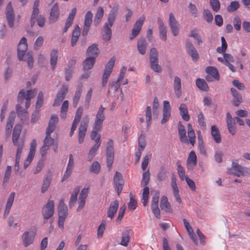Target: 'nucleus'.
<instances>
[{"instance_id":"obj_32","label":"nucleus","mask_w":250,"mask_h":250,"mask_svg":"<svg viewBox=\"0 0 250 250\" xmlns=\"http://www.w3.org/2000/svg\"><path fill=\"white\" fill-rule=\"evenodd\" d=\"M197 165V156L195 152L192 150L190 151L187 159V167L188 168H190L195 167Z\"/></svg>"},{"instance_id":"obj_35","label":"nucleus","mask_w":250,"mask_h":250,"mask_svg":"<svg viewBox=\"0 0 250 250\" xmlns=\"http://www.w3.org/2000/svg\"><path fill=\"white\" fill-rule=\"evenodd\" d=\"M211 133L212 138L216 143L219 144L221 142L222 139L220 131L216 125L211 126Z\"/></svg>"},{"instance_id":"obj_50","label":"nucleus","mask_w":250,"mask_h":250,"mask_svg":"<svg viewBox=\"0 0 250 250\" xmlns=\"http://www.w3.org/2000/svg\"><path fill=\"white\" fill-rule=\"evenodd\" d=\"M104 11L102 7H99L97 9L96 14L94 19V22L96 24H98L104 16Z\"/></svg>"},{"instance_id":"obj_40","label":"nucleus","mask_w":250,"mask_h":250,"mask_svg":"<svg viewBox=\"0 0 250 250\" xmlns=\"http://www.w3.org/2000/svg\"><path fill=\"white\" fill-rule=\"evenodd\" d=\"M82 85H79L77 88L74 96L73 99V104L74 107H76L80 99L82 92Z\"/></svg>"},{"instance_id":"obj_22","label":"nucleus","mask_w":250,"mask_h":250,"mask_svg":"<svg viewBox=\"0 0 250 250\" xmlns=\"http://www.w3.org/2000/svg\"><path fill=\"white\" fill-rule=\"evenodd\" d=\"M119 207V203L117 200L111 202L107 211V217L112 220L117 212Z\"/></svg>"},{"instance_id":"obj_62","label":"nucleus","mask_w":250,"mask_h":250,"mask_svg":"<svg viewBox=\"0 0 250 250\" xmlns=\"http://www.w3.org/2000/svg\"><path fill=\"white\" fill-rule=\"evenodd\" d=\"M203 14L205 19L208 22L210 23L212 21L213 18V15L209 10L207 9H204Z\"/></svg>"},{"instance_id":"obj_33","label":"nucleus","mask_w":250,"mask_h":250,"mask_svg":"<svg viewBox=\"0 0 250 250\" xmlns=\"http://www.w3.org/2000/svg\"><path fill=\"white\" fill-rule=\"evenodd\" d=\"M186 48L193 60H197L198 59V53L191 43L187 42Z\"/></svg>"},{"instance_id":"obj_15","label":"nucleus","mask_w":250,"mask_h":250,"mask_svg":"<svg viewBox=\"0 0 250 250\" xmlns=\"http://www.w3.org/2000/svg\"><path fill=\"white\" fill-rule=\"evenodd\" d=\"M145 20V17L143 16L136 21L132 30L131 36L129 37L130 40H132L138 35L141 30Z\"/></svg>"},{"instance_id":"obj_27","label":"nucleus","mask_w":250,"mask_h":250,"mask_svg":"<svg viewBox=\"0 0 250 250\" xmlns=\"http://www.w3.org/2000/svg\"><path fill=\"white\" fill-rule=\"evenodd\" d=\"M171 186L175 200L180 204L182 202V200L179 194V189L176 183V179L174 177L172 178Z\"/></svg>"},{"instance_id":"obj_57","label":"nucleus","mask_w":250,"mask_h":250,"mask_svg":"<svg viewBox=\"0 0 250 250\" xmlns=\"http://www.w3.org/2000/svg\"><path fill=\"white\" fill-rule=\"evenodd\" d=\"M130 201L128 204V209L134 210L137 207V201L133 198L131 193L129 194Z\"/></svg>"},{"instance_id":"obj_19","label":"nucleus","mask_w":250,"mask_h":250,"mask_svg":"<svg viewBox=\"0 0 250 250\" xmlns=\"http://www.w3.org/2000/svg\"><path fill=\"white\" fill-rule=\"evenodd\" d=\"M226 122L229 132L232 135H234L236 133L235 120L229 112L226 115Z\"/></svg>"},{"instance_id":"obj_17","label":"nucleus","mask_w":250,"mask_h":250,"mask_svg":"<svg viewBox=\"0 0 250 250\" xmlns=\"http://www.w3.org/2000/svg\"><path fill=\"white\" fill-rule=\"evenodd\" d=\"M171 115V107L168 101H164L163 103V118L161 124H164L167 122Z\"/></svg>"},{"instance_id":"obj_53","label":"nucleus","mask_w":250,"mask_h":250,"mask_svg":"<svg viewBox=\"0 0 250 250\" xmlns=\"http://www.w3.org/2000/svg\"><path fill=\"white\" fill-rule=\"evenodd\" d=\"M150 180V173L148 170L143 174L142 180L141 185L142 187L147 186Z\"/></svg>"},{"instance_id":"obj_20","label":"nucleus","mask_w":250,"mask_h":250,"mask_svg":"<svg viewBox=\"0 0 250 250\" xmlns=\"http://www.w3.org/2000/svg\"><path fill=\"white\" fill-rule=\"evenodd\" d=\"M169 24L174 36H176L179 33V24L172 13L169 15Z\"/></svg>"},{"instance_id":"obj_13","label":"nucleus","mask_w":250,"mask_h":250,"mask_svg":"<svg viewBox=\"0 0 250 250\" xmlns=\"http://www.w3.org/2000/svg\"><path fill=\"white\" fill-rule=\"evenodd\" d=\"M51 134L46 133V136L43 140V145L40 149L42 157H44L50 147L54 144V140L51 137Z\"/></svg>"},{"instance_id":"obj_58","label":"nucleus","mask_w":250,"mask_h":250,"mask_svg":"<svg viewBox=\"0 0 250 250\" xmlns=\"http://www.w3.org/2000/svg\"><path fill=\"white\" fill-rule=\"evenodd\" d=\"M100 169L101 166L98 161H94L90 168V171L95 174H98Z\"/></svg>"},{"instance_id":"obj_29","label":"nucleus","mask_w":250,"mask_h":250,"mask_svg":"<svg viewBox=\"0 0 250 250\" xmlns=\"http://www.w3.org/2000/svg\"><path fill=\"white\" fill-rule=\"evenodd\" d=\"M178 133L180 141L183 143L188 144V140L186 136V131L180 122L178 123Z\"/></svg>"},{"instance_id":"obj_31","label":"nucleus","mask_w":250,"mask_h":250,"mask_svg":"<svg viewBox=\"0 0 250 250\" xmlns=\"http://www.w3.org/2000/svg\"><path fill=\"white\" fill-rule=\"evenodd\" d=\"M99 52L100 51L97 45L94 44L88 48L87 50V55L88 56V57L95 60L96 58L98 57Z\"/></svg>"},{"instance_id":"obj_46","label":"nucleus","mask_w":250,"mask_h":250,"mask_svg":"<svg viewBox=\"0 0 250 250\" xmlns=\"http://www.w3.org/2000/svg\"><path fill=\"white\" fill-rule=\"evenodd\" d=\"M101 144V136L100 135H98L97 137V139H95V145L89 150L88 154H89L90 155H92L95 156L97 150L98 149L99 146H100Z\"/></svg>"},{"instance_id":"obj_2","label":"nucleus","mask_w":250,"mask_h":250,"mask_svg":"<svg viewBox=\"0 0 250 250\" xmlns=\"http://www.w3.org/2000/svg\"><path fill=\"white\" fill-rule=\"evenodd\" d=\"M28 49L27 40L25 37H22L18 45V57L20 61H26L27 62L29 68H32L33 66L34 62L32 55L30 53H28L25 55V53Z\"/></svg>"},{"instance_id":"obj_64","label":"nucleus","mask_w":250,"mask_h":250,"mask_svg":"<svg viewBox=\"0 0 250 250\" xmlns=\"http://www.w3.org/2000/svg\"><path fill=\"white\" fill-rule=\"evenodd\" d=\"M167 171L164 167H161L160 170L157 174V179L159 181L165 180L166 177Z\"/></svg>"},{"instance_id":"obj_8","label":"nucleus","mask_w":250,"mask_h":250,"mask_svg":"<svg viewBox=\"0 0 250 250\" xmlns=\"http://www.w3.org/2000/svg\"><path fill=\"white\" fill-rule=\"evenodd\" d=\"M149 59L151 69L156 72H161V67L158 64V53L155 48H152L150 49Z\"/></svg>"},{"instance_id":"obj_56","label":"nucleus","mask_w":250,"mask_h":250,"mask_svg":"<svg viewBox=\"0 0 250 250\" xmlns=\"http://www.w3.org/2000/svg\"><path fill=\"white\" fill-rule=\"evenodd\" d=\"M68 91V86L66 84H63L62 85V87L60 90H59L57 93L56 96L59 97L63 98V99H64L66 95L67 94Z\"/></svg>"},{"instance_id":"obj_23","label":"nucleus","mask_w":250,"mask_h":250,"mask_svg":"<svg viewBox=\"0 0 250 250\" xmlns=\"http://www.w3.org/2000/svg\"><path fill=\"white\" fill-rule=\"evenodd\" d=\"M40 5V0H35L33 6V11L32 12V14L31 16V26H33L35 24V19L38 16L40 11L39 9V7Z\"/></svg>"},{"instance_id":"obj_3","label":"nucleus","mask_w":250,"mask_h":250,"mask_svg":"<svg viewBox=\"0 0 250 250\" xmlns=\"http://www.w3.org/2000/svg\"><path fill=\"white\" fill-rule=\"evenodd\" d=\"M104 109L105 108L101 105L96 115L95 120L93 126V130L90 135L91 140L95 141V139H97L96 136L98 135V132L101 130L103 123L105 120V116L104 114Z\"/></svg>"},{"instance_id":"obj_9","label":"nucleus","mask_w":250,"mask_h":250,"mask_svg":"<svg viewBox=\"0 0 250 250\" xmlns=\"http://www.w3.org/2000/svg\"><path fill=\"white\" fill-rule=\"evenodd\" d=\"M115 59L114 57L110 59L105 65L104 74L102 77V85L104 86L108 81V79L112 71L113 67L115 64Z\"/></svg>"},{"instance_id":"obj_4","label":"nucleus","mask_w":250,"mask_h":250,"mask_svg":"<svg viewBox=\"0 0 250 250\" xmlns=\"http://www.w3.org/2000/svg\"><path fill=\"white\" fill-rule=\"evenodd\" d=\"M22 126L21 125H16L14 128L12 134V141L14 146L17 147V152H22L24 146V140L19 138L21 132Z\"/></svg>"},{"instance_id":"obj_26","label":"nucleus","mask_w":250,"mask_h":250,"mask_svg":"<svg viewBox=\"0 0 250 250\" xmlns=\"http://www.w3.org/2000/svg\"><path fill=\"white\" fill-rule=\"evenodd\" d=\"M58 118L57 115H52L49 122L48 126L46 130L47 133L51 134L53 132L55 128L56 125L58 122Z\"/></svg>"},{"instance_id":"obj_18","label":"nucleus","mask_w":250,"mask_h":250,"mask_svg":"<svg viewBox=\"0 0 250 250\" xmlns=\"http://www.w3.org/2000/svg\"><path fill=\"white\" fill-rule=\"evenodd\" d=\"M113 182L119 196L121 193L124 185L122 175L120 172L116 171L114 176Z\"/></svg>"},{"instance_id":"obj_10","label":"nucleus","mask_w":250,"mask_h":250,"mask_svg":"<svg viewBox=\"0 0 250 250\" xmlns=\"http://www.w3.org/2000/svg\"><path fill=\"white\" fill-rule=\"evenodd\" d=\"M54 213V202L53 200H48L42 209V214L44 220H48Z\"/></svg>"},{"instance_id":"obj_25","label":"nucleus","mask_w":250,"mask_h":250,"mask_svg":"<svg viewBox=\"0 0 250 250\" xmlns=\"http://www.w3.org/2000/svg\"><path fill=\"white\" fill-rule=\"evenodd\" d=\"M15 193L14 192H12L10 193L5 208L4 212V217L6 218L8 215L9 214L11 208L12 206V205L14 202V198H15Z\"/></svg>"},{"instance_id":"obj_1","label":"nucleus","mask_w":250,"mask_h":250,"mask_svg":"<svg viewBox=\"0 0 250 250\" xmlns=\"http://www.w3.org/2000/svg\"><path fill=\"white\" fill-rule=\"evenodd\" d=\"M119 9L118 5L114 6L110 11L107 19V22L104 23L102 31L103 39L105 41H108L111 38L112 32L111 27L115 21Z\"/></svg>"},{"instance_id":"obj_28","label":"nucleus","mask_w":250,"mask_h":250,"mask_svg":"<svg viewBox=\"0 0 250 250\" xmlns=\"http://www.w3.org/2000/svg\"><path fill=\"white\" fill-rule=\"evenodd\" d=\"M160 208L162 210L166 212H171L172 211V209L167 196H163L162 197L160 201Z\"/></svg>"},{"instance_id":"obj_7","label":"nucleus","mask_w":250,"mask_h":250,"mask_svg":"<svg viewBox=\"0 0 250 250\" xmlns=\"http://www.w3.org/2000/svg\"><path fill=\"white\" fill-rule=\"evenodd\" d=\"M106 156L107 167H108L109 170H110L112 168L114 159L113 141L111 139H110L107 143Z\"/></svg>"},{"instance_id":"obj_45","label":"nucleus","mask_w":250,"mask_h":250,"mask_svg":"<svg viewBox=\"0 0 250 250\" xmlns=\"http://www.w3.org/2000/svg\"><path fill=\"white\" fill-rule=\"evenodd\" d=\"M50 64L53 70H54L57 62L58 52L57 50H53L50 54Z\"/></svg>"},{"instance_id":"obj_38","label":"nucleus","mask_w":250,"mask_h":250,"mask_svg":"<svg viewBox=\"0 0 250 250\" xmlns=\"http://www.w3.org/2000/svg\"><path fill=\"white\" fill-rule=\"evenodd\" d=\"M16 111L18 116L21 118L22 121L26 120L28 117V112L26 109H22L20 104L16 105Z\"/></svg>"},{"instance_id":"obj_44","label":"nucleus","mask_w":250,"mask_h":250,"mask_svg":"<svg viewBox=\"0 0 250 250\" xmlns=\"http://www.w3.org/2000/svg\"><path fill=\"white\" fill-rule=\"evenodd\" d=\"M80 188L79 187H77L74 190L73 193L71 194L70 201H69V207L72 208L73 207L77 201V196L80 191Z\"/></svg>"},{"instance_id":"obj_30","label":"nucleus","mask_w":250,"mask_h":250,"mask_svg":"<svg viewBox=\"0 0 250 250\" xmlns=\"http://www.w3.org/2000/svg\"><path fill=\"white\" fill-rule=\"evenodd\" d=\"M77 9L76 8H74L72 9L71 12L69 13V16L66 20L65 26L64 28L63 32H66L68 29L71 25L73 23L74 19L76 14Z\"/></svg>"},{"instance_id":"obj_6","label":"nucleus","mask_w":250,"mask_h":250,"mask_svg":"<svg viewBox=\"0 0 250 250\" xmlns=\"http://www.w3.org/2000/svg\"><path fill=\"white\" fill-rule=\"evenodd\" d=\"M89 122V116L86 115L83 118L79 127L78 140L80 144L83 143L84 141Z\"/></svg>"},{"instance_id":"obj_41","label":"nucleus","mask_w":250,"mask_h":250,"mask_svg":"<svg viewBox=\"0 0 250 250\" xmlns=\"http://www.w3.org/2000/svg\"><path fill=\"white\" fill-rule=\"evenodd\" d=\"M188 135L189 138L188 142L194 145L195 142V134L191 125L189 123L188 125Z\"/></svg>"},{"instance_id":"obj_42","label":"nucleus","mask_w":250,"mask_h":250,"mask_svg":"<svg viewBox=\"0 0 250 250\" xmlns=\"http://www.w3.org/2000/svg\"><path fill=\"white\" fill-rule=\"evenodd\" d=\"M196 85L200 90L204 91H208L209 87L205 80L198 78L196 81Z\"/></svg>"},{"instance_id":"obj_61","label":"nucleus","mask_w":250,"mask_h":250,"mask_svg":"<svg viewBox=\"0 0 250 250\" xmlns=\"http://www.w3.org/2000/svg\"><path fill=\"white\" fill-rule=\"evenodd\" d=\"M106 223L105 221L103 220L100 224V225L99 226V228L97 230V234L98 237L99 238H101L103 236L104 230L105 229V226H106Z\"/></svg>"},{"instance_id":"obj_36","label":"nucleus","mask_w":250,"mask_h":250,"mask_svg":"<svg viewBox=\"0 0 250 250\" xmlns=\"http://www.w3.org/2000/svg\"><path fill=\"white\" fill-rule=\"evenodd\" d=\"M15 113L14 112H11L9 115L8 121L6 125V132L10 133L13 127L15 121Z\"/></svg>"},{"instance_id":"obj_12","label":"nucleus","mask_w":250,"mask_h":250,"mask_svg":"<svg viewBox=\"0 0 250 250\" xmlns=\"http://www.w3.org/2000/svg\"><path fill=\"white\" fill-rule=\"evenodd\" d=\"M206 72L208 75L206 77V80L211 82L214 80L219 81L220 76L217 69L213 66H208L206 69Z\"/></svg>"},{"instance_id":"obj_52","label":"nucleus","mask_w":250,"mask_h":250,"mask_svg":"<svg viewBox=\"0 0 250 250\" xmlns=\"http://www.w3.org/2000/svg\"><path fill=\"white\" fill-rule=\"evenodd\" d=\"M51 180L52 178L50 176H47L45 179H44L41 188V191L42 193L45 192L48 189L50 186Z\"/></svg>"},{"instance_id":"obj_5","label":"nucleus","mask_w":250,"mask_h":250,"mask_svg":"<svg viewBox=\"0 0 250 250\" xmlns=\"http://www.w3.org/2000/svg\"><path fill=\"white\" fill-rule=\"evenodd\" d=\"M67 207L64 203V199H61L58 206V226L61 229H63L64 222L67 216Z\"/></svg>"},{"instance_id":"obj_21","label":"nucleus","mask_w":250,"mask_h":250,"mask_svg":"<svg viewBox=\"0 0 250 250\" xmlns=\"http://www.w3.org/2000/svg\"><path fill=\"white\" fill-rule=\"evenodd\" d=\"M60 11L59 5L57 3H55L51 9L50 16L49 18V23L55 22L60 17Z\"/></svg>"},{"instance_id":"obj_24","label":"nucleus","mask_w":250,"mask_h":250,"mask_svg":"<svg viewBox=\"0 0 250 250\" xmlns=\"http://www.w3.org/2000/svg\"><path fill=\"white\" fill-rule=\"evenodd\" d=\"M173 87L175 94L178 98L182 95V84L181 79L179 77H175L173 82Z\"/></svg>"},{"instance_id":"obj_37","label":"nucleus","mask_w":250,"mask_h":250,"mask_svg":"<svg viewBox=\"0 0 250 250\" xmlns=\"http://www.w3.org/2000/svg\"><path fill=\"white\" fill-rule=\"evenodd\" d=\"M80 28L79 27L78 25H76L75 27L74 28L72 33V37H71V45L72 46H74L76 45V42H77L79 36L80 35Z\"/></svg>"},{"instance_id":"obj_43","label":"nucleus","mask_w":250,"mask_h":250,"mask_svg":"<svg viewBox=\"0 0 250 250\" xmlns=\"http://www.w3.org/2000/svg\"><path fill=\"white\" fill-rule=\"evenodd\" d=\"M130 230L126 229L123 231L122 236V240L120 244L124 246H127L130 240Z\"/></svg>"},{"instance_id":"obj_16","label":"nucleus","mask_w":250,"mask_h":250,"mask_svg":"<svg viewBox=\"0 0 250 250\" xmlns=\"http://www.w3.org/2000/svg\"><path fill=\"white\" fill-rule=\"evenodd\" d=\"M36 234V230L31 231L30 232L26 231L23 233L22 236V240L25 247H26L33 243Z\"/></svg>"},{"instance_id":"obj_39","label":"nucleus","mask_w":250,"mask_h":250,"mask_svg":"<svg viewBox=\"0 0 250 250\" xmlns=\"http://www.w3.org/2000/svg\"><path fill=\"white\" fill-rule=\"evenodd\" d=\"M179 110L183 119L186 121H188L190 117L186 104H181L179 107Z\"/></svg>"},{"instance_id":"obj_55","label":"nucleus","mask_w":250,"mask_h":250,"mask_svg":"<svg viewBox=\"0 0 250 250\" xmlns=\"http://www.w3.org/2000/svg\"><path fill=\"white\" fill-rule=\"evenodd\" d=\"M146 146L145 136L141 134L138 139V149L143 151Z\"/></svg>"},{"instance_id":"obj_54","label":"nucleus","mask_w":250,"mask_h":250,"mask_svg":"<svg viewBox=\"0 0 250 250\" xmlns=\"http://www.w3.org/2000/svg\"><path fill=\"white\" fill-rule=\"evenodd\" d=\"M222 46H219L217 48L216 51L218 53H225L227 49L228 45L224 37H222L221 38Z\"/></svg>"},{"instance_id":"obj_59","label":"nucleus","mask_w":250,"mask_h":250,"mask_svg":"<svg viewBox=\"0 0 250 250\" xmlns=\"http://www.w3.org/2000/svg\"><path fill=\"white\" fill-rule=\"evenodd\" d=\"M210 5L212 10L217 12L220 9V3L219 0H209Z\"/></svg>"},{"instance_id":"obj_11","label":"nucleus","mask_w":250,"mask_h":250,"mask_svg":"<svg viewBox=\"0 0 250 250\" xmlns=\"http://www.w3.org/2000/svg\"><path fill=\"white\" fill-rule=\"evenodd\" d=\"M232 168L235 171L234 175L237 177L245 176L250 173V169L239 165L236 162H232Z\"/></svg>"},{"instance_id":"obj_48","label":"nucleus","mask_w":250,"mask_h":250,"mask_svg":"<svg viewBox=\"0 0 250 250\" xmlns=\"http://www.w3.org/2000/svg\"><path fill=\"white\" fill-rule=\"evenodd\" d=\"M138 50L139 53L144 55L146 53V42L145 39H141L138 41Z\"/></svg>"},{"instance_id":"obj_47","label":"nucleus","mask_w":250,"mask_h":250,"mask_svg":"<svg viewBox=\"0 0 250 250\" xmlns=\"http://www.w3.org/2000/svg\"><path fill=\"white\" fill-rule=\"evenodd\" d=\"M95 62V60L88 57L83 62V68L84 70H89L91 69Z\"/></svg>"},{"instance_id":"obj_63","label":"nucleus","mask_w":250,"mask_h":250,"mask_svg":"<svg viewBox=\"0 0 250 250\" xmlns=\"http://www.w3.org/2000/svg\"><path fill=\"white\" fill-rule=\"evenodd\" d=\"M93 15L91 11H88L85 16L84 24L90 26L92 22Z\"/></svg>"},{"instance_id":"obj_49","label":"nucleus","mask_w":250,"mask_h":250,"mask_svg":"<svg viewBox=\"0 0 250 250\" xmlns=\"http://www.w3.org/2000/svg\"><path fill=\"white\" fill-rule=\"evenodd\" d=\"M69 102L67 100L63 101L61 109V117L65 119L66 117V113L68 108Z\"/></svg>"},{"instance_id":"obj_14","label":"nucleus","mask_w":250,"mask_h":250,"mask_svg":"<svg viewBox=\"0 0 250 250\" xmlns=\"http://www.w3.org/2000/svg\"><path fill=\"white\" fill-rule=\"evenodd\" d=\"M5 15L9 26L12 28L14 26V21L15 16L11 1L7 5Z\"/></svg>"},{"instance_id":"obj_60","label":"nucleus","mask_w":250,"mask_h":250,"mask_svg":"<svg viewBox=\"0 0 250 250\" xmlns=\"http://www.w3.org/2000/svg\"><path fill=\"white\" fill-rule=\"evenodd\" d=\"M198 122L200 126L202 129L206 128V124L205 121V118L202 112H200L198 115Z\"/></svg>"},{"instance_id":"obj_34","label":"nucleus","mask_w":250,"mask_h":250,"mask_svg":"<svg viewBox=\"0 0 250 250\" xmlns=\"http://www.w3.org/2000/svg\"><path fill=\"white\" fill-rule=\"evenodd\" d=\"M158 23L159 25V29L160 32V38L163 41L167 40V29L163 21L159 19L158 20Z\"/></svg>"},{"instance_id":"obj_51","label":"nucleus","mask_w":250,"mask_h":250,"mask_svg":"<svg viewBox=\"0 0 250 250\" xmlns=\"http://www.w3.org/2000/svg\"><path fill=\"white\" fill-rule=\"evenodd\" d=\"M240 7V4L238 1L231 2L227 8L228 12L231 13L235 11Z\"/></svg>"}]
</instances>
